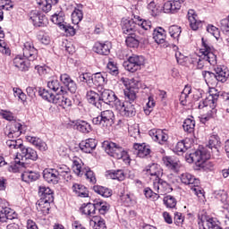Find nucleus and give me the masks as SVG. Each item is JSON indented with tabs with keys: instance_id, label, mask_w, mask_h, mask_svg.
I'll return each instance as SVG.
<instances>
[{
	"instance_id": "1",
	"label": "nucleus",
	"mask_w": 229,
	"mask_h": 229,
	"mask_svg": "<svg viewBox=\"0 0 229 229\" xmlns=\"http://www.w3.org/2000/svg\"><path fill=\"white\" fill-rule=\"evenodd\" d=\"M23 56L24 58L21 57V55H17L13 59V65L19 71L22 72H26V71L30 70V62H34L37 60V55L38 51L35 48V45H33V40L29 39L23 43Z\"/></svg>"
},
{
	"instance_id": "2",
	"label": "nucleus",
	"mask_w": 229,
	"mask_h": 229,
	"mask_svg": "<svg viewBox=\"0 0 229 229\" xmlns=\"http://www.w3.org/2000/svg\"><path fill=\"white\" fill-rule=\"evenodd\" d=\"M200 58L197 62V69H205V65H217V51L214 49L204 38H202V47L199 49Z\"/></svg>"
},
{
	"instance_id": "3",
	"label": "nucleus",
	"mask_w": 229,
	"mask_h": 229,
	"mask_svg": "<svg viewBox=\"0 0 229 229\" xmlns=\"http://www.w3.org/2000/svg\"><path fill=\"white\" fill-rule=\"evenodd\" d=\"M5 146H7L9 149H20L21 153L17 152L16 158L21 157V158H25V160H32L33 162L38 160V154L37 153V150L30 147L24 146L21 139L7 140Z\"/></svg>"
},
{
	"instance_id": "4",
	"label": "nucleus",
	"mask_w": 229,
	"mask_h": 229,
	"mask_svg": "<svg viewBox=\"0 0 229 229\" xmlns=\"http://www.w3.org/2000/svg\"><path fill=\"white\" fill-rule=\"evenodd\" d=\"M219 98V95H209L204 100L200 101L199 103L198 108L199 110L205 109L207 114H202L200 121L201 123H205L207 121H210V119H213L216 117L217 114V109H216V106H217V99Z\"/></svg>"
},
{
	"instance_id": "5",
	"label": "nucleus",
	"mask_w": 229,
	"mask_h": 229,
	"mask_svg": "<svg viewBox=\"0 0 229 229\" xmlns=\"http://www.w3.org/2000/svg\"><path fill=\"white\" fill-rule=\"evenodd\" d=\"M103 148L109 157H113V158H116L117 160H121L123 158V162H127L130 164V155H128V151L124 150L121 145L114 142V141H104Z\"/></svg>"
},
{
	"instance_id": "6",
	"label": "nucleus",
	"mask_w": 229,
	"mask_h": 229,
	"mask_svg": "<svg viewBox=\"0 0 229 229\" xmlns=\"http://www.w3.org/2000/svg\"><path fill=\"white\" fill-rule=\"evenodd\" d=\"M124 102L116 100L115 107L123 117H135L137 115V103L135 99L128 98L124 96Z\"/></svg>"
},
{
	"instance_id": "7",
	"label": "nucleus",
	"mask_w": 229,
	"mask_h": 229,
	"mask_svg": "<svg viewBox=\"0 0 229 229\" xmlns=\"http://www.w3.org/2000/svg\"><path fill=\"white\" fill-rule=\"evenodd\" d=\"M13 173L22 172L21 180L26 182V183H30V182H37L40 178V174L37 172L26 170L30 167L28 163L15 161V164L12 165Z\"/></svg>"
},
{
	"instance_id": "8",
	"label": "nucleus",
	"mask_w": 229,
	"mask_h": 229,
	"mask_svg": "<svg viewBox=\"0 0 229 229\" xmlns=\"http://www.w3.org/2000/svg\"><path fill=\"white\" fill-rule=\"evenodd\" d=\"M212 155L210 150L203 148L202 150H196L194 153L186 155V161L189 164H196V165H203L207 160H209Z\"/></svg>"
},
{
	"instance_id": "9",
	"label": "nucleus",
	"mask_w": 229,
	"mask_h": 229,
	"mask_svg": "<svg viewBox=\"0 0 229 229\" xmlns=\"http://www.w3.org/2000/svg\"><path fill=\"white\" fill-rule=\"evenodd\" d=\"M198 221L199 226H203V225H206L208 229H223L219 219L208 216L205 210L199 212Z\"/></svg>"
},
{
	"instance_id": "10",
	"label": "nucleus",
	"mask_w": 229,
	"mask_h": 229,
	"mask_svg": "<svg viewBox=\"0 0 229 229\" xmlns=\"http://www.w3.org/2000/svg\"><path fill=\"white\" fill-rule=\"evenodd\" d=\"M115 114L114 111L106 110L100 113V115L94 117L92 119V123L98 126H103L104 128H108L112 126L115 122Z\"/></svg>"
},
{
	"instance_id": "11",
	"label": "nucleus",
	"mask_w": 229,
	"mask_h": 229,
	"mask_svg": "<svg viewBox=\"0 0 229 229\" xmlns=\"http://www.w3.org/2000/svg\"><path fill=\"white\" fill-rule=\"evenodd\" d=\"M144 56L132 55L123 62V67L129 72H137L144 65Z\"/></svg>"
},
{
	"instance_id": "12",
	"label": "nucleus",
	"mask_w": 229,
	"mask_h": 229,
	"mask_svg": "<svg viewBox=\"0 0 229 229\" xmlns=\"http://www.w3.org/2000/svg\"><path fill=\"white\" fill-rule=\"evenodd\" d=\"M4 135L7 139H18L22 135V123L19 122H13L4 128Z\"/></svg>"
},
{
	"instance_id": "13",
	"label": "nucleus",
	"mask_w": 229,
	"mask_h": 229,
	"mask_svg": "<svg viewBox=\"0 0 229 229\" xmlns=\"http://www.w3.org/2000/svg\"><path fill=\"white\" fill-rule=\"evenodd\" d=\"M117 101H121L113 90L104 89L100 95V105L105 103L106 105H112L113 108H115Z\"/></svg>"
},
{
	"instance_id": "14",
	"label": "nucleus",
	"mask_w": 229,
	"mask_h": 229,
	"mask_svg": "<svg viewBox=\"0 0 229 229\" xmlns=\"http://www.w3.org/2000/svg\"><path fill=\"white\" fill-rule=\"evenodd\" d=\"M140 88V81L137 79H131L129 87L124 89L123 94L127 96V99H137V92Z\"/></svg>"
},
{
	"instance_id": "15",
	"label": "nucleus",
	"mask_w": 229,
	"mask_h": 229,
	"mask_svg": "<svg viewBox=\"0 0 229 229\" xmlns=\"http://www.w3.org/2000/svg\"><path fill=\"white\" fill-rule=\"evenodd\" d=\"M122 31L123 35H135L137 32V20L135 18L123 20Z\"/></svg>"
},
{
	"instance_id": "16",
	"label": "nucleus",
	"mask_w": 229,
	"mask_h": 229,
	"mask_svg": "<svg viewBox=\"0 0 229 229\" xmlns=\"http://www.w3.org/2000/svg\"><path fill=\"white\" fill-rule=\"evenodd\" d=\"M187 19L190 22V28L193 31H198L200 28H203V22L201 20L198 18V14L196 11L193 9H190L187 13Z\"/></svg>"
},
{
	"instance_id": "17",
	"label": "nucleus",
	"mask_w": 229,
	"mask_h": 229,
	"mask_svg": "<svg viewBox=\"0 0 229 229\" xmlns=\"http://www.w3.org/2000/svg\"><path fill=\"white\" fill-rule=\"evenodd\" d=\"M185 0H169L164 4V13H178Z\"/></svg>"
},
{
	"instance_id": "18",
	"label": "nucleus",
	"mask_w": 229,
	"mask_h": 229,
	"mask_svg": "<svg viewBox=\"0 0 229 229\" xmlns=\"http://www.w3.org/2000/svg\"><path fill=\"white\" fill-rule=\"evenodd\" d=\"M143 173H147V174H149L151 176V180H157V178H160L162 174H164L162 167H160V165L157 163L149 164L143 169Z\"/></svg>"
},
{
	"instance_id": "19",
	"label": "nucleus",
	"mask_w": 229,
	"mask_h": 229,
	"mask_svg": "<svg viewBox=\"0 0 229 229\" xmlns=\"http://www.w3.org/2000/svg\"><path fill=\"white\" fill-rule=\"evenodd\" d=\"M153 187L154 191H157V192L161 194H165L173 191V188H171V184H168L167 182L164 181L160 177L154 179Z\"/></svg>"
},
{
	"instance_id": "20",
	"label": "nucleus",
	"mask_w": 229,
	"mask_h": 229,
	"mask_svg": "<svg viewBox=\"0 0 229 229\" xmlns=\"http://www.w3.org/2000/svg\"><path fill=\"white\" fill-rule=\"evenodd\" d=\"M206 151H212L214 155L218 157L219 155V149H221V140L219 139V136L217 135H212L209 137L208 144L206 146Z\"/></svg>"
},
{
	"instance_id": "21",
	"label": "nucleus",
	"mask_w": 229,
	"mask_h": 229,
	"mask_svg": "<svg viewBox=\"0 0 229 229\" xmlns=\"http://www.w3.org/2000/svg\"><path fill=\"white\" fill-rule=\"evenodd\" d=\"M134 155L140 158H146L151 155V148L146 143H134L133 144Z\"/></svg>"
},
{
	"instance_id": "22",
	"label": "nucleus",
	"mask_w": 229,
	"mask_h": 229,
	"mask_svg": "<svg viewBox=\"0 0 229 229\" xmlns=\"http://www.w3.org/2000/svg\"><path fill=\"white\" fill-rule=\"evenodd\" d=\"M181 183L183 185H189L191 189L198 187L199 185V179L196 178L191 173L185 172L179 176Z\"/></svg>"
},
{
	"instance_id": "23",
	"label": "nucleus",
	"mask_w": 229,
	"mask_h": 229,
	"mask_svg": "<svg viewBox=\"0 0 229 229\" xmlns=\"http://www.w3.org/2000/svg\"><path fill=\"white\" fill-rule=\"evenodd\" d=\"M43 178L47 183H52V185L58 184V182L61 180L55 168L45 169L43 171Z\"/></svg>"
},
{
	"instance_id": "24",
	"label": "nucleus",
	"mask_w": 229,
	"mask_h": 229,
	"mask_svg": "<svg viewBox=\"0 0 229 229\" xmlns=\"http://www.w3.org/2000/svg\"><path fill=\"white\" fill-rule=\"evenodd\" d=\"M29 17L35 28H44L46 26V16L40 14L38 11H31Z\"/></svg>"
},
{
	"instance_id": "25",
	"label": "nucleus",
	"mask_w": 229,
	"mask_h": 229,
	"mask_svg": "<svg viewBox=\"0 0 229 229\" xmlns=\"http://www.w3.org/2000/svg\"><path fill=\"white\" fill-rule=\"evenodd\" d=\"M214 67L215 74L216 79L221 82L225 83L228 81L229 78V70L228 67L225 65L216 64Z\"/></svg>"
},
{
	"instance_id": "26",
	"label": "nucleus",
	"mask_w": 229,
	"mask_h": 229,
	"mask_svg": "<svg viewBox=\"0 0 229 229\" xmlns=\"http://www.w3.org/2000/svg\"><path fill=\"white\" fill-rule=\"evenodd\" d=\"M149 135L153 140L158 142V144H165L169 139V135L161 129H152L149 131Z\"/></svg>"
},
{
	"instance_id": "27",
	"label": "nucleus",
	"mask_w": 229,
	"mask_h": 229,
	"mask_svg": "<svg viewBox=\"0 0 229 229\" xmlns=\"http://www.w3.org/2000/svg\"><path fill=\"white\" fill-rule=\"evenodd\" d=\"M110 49H112V43L109 41H106L104 43L96 42L93 47V51L98 55H102L104 56H107L110 55Z\"/></svg>"
},
{
	"instance_id": "28",
	"label": "nucleus",
	"mask_w": 229,
	"mask_h": 229,
	"mask_svg": "<svg viewBox=\"0 0 229 229\" xmlns=\"http://www.w3.org/2000/svg\"><path fill=\"white\" fill-rule=\"evenodd\" d=\"M162 162L165 167H168V169H171L174 173H176V171L180 169V161H178V158L174 156H164Z\"/></svg>"
},
{
	"instance_id": "29",
	"label": "nucleus",
	"mask_w": 229,
	"mask_h": 229,
	"mask_svg": "<svg viewBox=\"0 0 229 229\" xmlns=\"http://www.w3.org/2000/svg\"><path fill=\"white\" fill-rule=\"evenodd\" d=\"M97 147H98V140L92 138L82 140L79 144V148L81 151H82L83 153H92V151H94V149H96Z\"/></svg>"
},
{
	"instance_id": "30",
	"label": "nucleus",
	"mask_w": 229,
	"mask_h": 229,
	"mask_svg": "<svg viewBox=\"0 0 229 229\" xmlns=\"http://www.w3.org/2000/svg\"><path fill=\"white\" fill-rule=\"evenodd\" d=\"M60 80L62 83L66 87V89L71 92L72 94H75L76 90L78 89V86L76 85V82L71 78V75L67 73H63L60 75Z\"/></svg>"
},
{
	"instance_id": "31",
	"label": "nucleus",
	"mask_w": 229,
	"mask_h": 229,
	"mask_svg": "<svg viewBox=\"0 0 229 229\" xmlns=\"http://www.w3.org/2000/svg\"><path fill=\"white\" fill-rule=\"evenodd\" d=\"M17 213L13 211V209L10 208H4L0 210V223L1 225H4L8 220L12 221V219H16Z\"/></svg>"
},
{
	"instance_id": "32",
	"label": "nucleus",
	"mask_w": 229,
	"mask_h": 229,
	"mask_svg": "<svg viewBox=\"0 0 229 229\" xmlns=\"http://www.w3.org/2000/svg\"><path fill=\"white\" fill-rule=\"evenodd\" d=\"M202 76L209 89H214L215 87H217V83H219V81L216 73L208 71H203Z\"/></svg>"
},
{
	"instance_id": "33",
	"label": "nucleus",
	"mask_w": 229,
	"mask_h": 229,
	"mask_svg": "<svg viewBox=\"0 0 229 229\" xmlns=\"http://www.w3.org/2000/svg\"><path fill=\"white\" fill-rule=\"evenodd\" d=\"M86 98H87L89 103H90V105H93L99 110H101V108H103V105H101V96L98 93H97L96 91H94V90L88 91Z\"/></svg>"
},
{
	"instance_id": "34",
	"label": "nucleus",
	"mask_w": 229,
	"mask_h": 229,
	"mask_svg": "<svg viewBox=\"0 0 229 229\" xmlns=\"http://www.w3.org/2000/svg\"><path fill=\"white\" fill-rule=\"evenodd\" d=\"M95 214H100V216H105V214H108L110 210V204L108 202L102 199H95Z\"/></svg>"
},
{
	"instance_id": "35",
	"label": "nucleus",
	"mask_w": 229,
	"mask_h": 229,
	"mask_svg": "<svg viewBox=\"0 0 229 229\" xmlns=\"http://www.w3.org/2000/svg\"><path fill=\"white\" fill-rule=\"evenodd\" d=\"M38 194L40 196V199L44 201H55V196L53 193V190L49 187L39 186Z\"/></svg>"
},
{
	"instance_id": "36",
	"label": "nucleus",
	"mask_w": 229,
	"mask_h": 229,
	"mask_svg": "<svg viewBox=\"0 0 229 229\" xmlns=\"http://www.w3.org/2000/svg\"><path fill=\"white\" fill-rule=\"evenodd\" d=\"M54 105L62 106V108H69V106H72V100L60 93L55 95V102H54Z\"/></svg>"
},
{
	"instance_id": "37",
	"label": "nucleus",
	"mask_w": 229,
	"mask_h": 229,
	"mask_svg": "<svg viewBox=\"0 0 229 229\" xmlns=\"http://www.w3.org/2000/svg\"><path fill=\"white\" fill-rule=\"evenodd\" d=\"M47 87L53 92H57V94H64V86H62V82H60L56 77L50 78L47 81Z\"/></svg>"
},
{
	"instance_id": "38",
	"label": "nucleus",
	"mask_w": 229,
	"mask_h": 229,
	"mask_svg": "<svg viewBox=\"0 0 229 229\" xmlns=\"http://www.w3.org/2000/svg\"><path fill=\"white\" fill-rule=\"evenodd\" d=\"M74 128L81 133H90L92 131V125L84 120H78L74 124Z\"/></svg>"
},
{
	"instance_id": "39",
	"label": "nucleus",
	"mask_w": 229,
	"mask_h": 229,
	"mask_svg": "<svg viewBox=\"0 0 229 229\" xmlns=\"http://www.w3.org/2000/svg\"><path fill=\"white\" fill-rule=\"evenodd\" d=\"M89 167H86L81 159L73 160L72 171L77 176H83Z\"/></svg>"
},
{
	"instance_id": "40",
	"label": "nucleus",
	"mask_w": 229,
	"mask_h": 229,
	"mask_svg": "<svg viewBox=\"0 0 229 229\" xmlns=\"http://www.w3.org/2000/svg\"><path fill=\"white\" fill-rule=\"evenodd\" d=\"M72 190L78 198H89V189L82 184L74 183Z\"/></svg>"
},
{
	"instance_id": "41",
	"label": "nucleus",
	"mask_w": 229,
	"mask_h": 229,
	"mask_svg": "<svg viewBox=\"0 0 229 229\" xmlns=\"http://www.w3.org/2000/svg\"><path fill=\"white\" fill-rule=\"evenodd\" d=\"M80 212L81 214H83L84 216H89V217L96 216V208L94 202L82 204L80 208Z\"/></svg>"
},
{
	"instance_id": "42",
	"label": "nucleus",
	"mask_w": 229,
	"mask_h": 229,
	"mask_svg": "<svg viewBox=\"0 0 229 229\" xmlns=\"http://www.w3.org/2000/svg\"><path fill=\"white\" fill-rule=\"evenodd\" d=\"M147 4H148L147 8L148 10L150 11L152 17H157V15H160V13L164 12V5L163 6L157 5L155 3V0H149V2L147 3Z\"/></svg>"
},
{
	"instance_id": "43",
	"label": "nucleus",
	"mask_w": 229,
	"mask_h": 229,
	"mask_svg": "<svg viewBox=\"0 0 229 229\" xmlns=\"http://www.w3.org/2000/svg\"><path fill=\"white\" fill-rule=\"evenodd\" d=\"M132 16L136 20V26H140L144 31H149V30H151V21L144 20L135 13H132Z\"/></svg>"
},
{
	"instance_id": "44",
	"label": "nucleus",
	"mask_w": 229,
	"mask_h": 229,
	"mask_svg": "<svg viewBox=\"0 0 229 229\" xmlns=\"http://www.w3.org/2000/svg\"><path fill=\"white\" fill-rule=\"evenodd\" d=\"M153 38L157 44H164L165 42V30L161 27L155 29Z\"/></svg>"
},
{
	"instance_id": "45",
	"label": "nucleus",
	"mask_w": 229,
	"mask_h": 229,
	"mask_svg": "<svg viewBox=\"0 0 229 229\" xmlns=\"http://www.w3.org/2000/svg\"><path fill=\"white\" fill-rule=\"evenodd\" d=\"M38 95L42 99H45V101H48V103H53L55 105V102L56 101V95L49 92V90L46 89H39Z\"/></svg>"
},
{
	"instance_id": "46",
	"label": "nucleus",
	"mask_w": 229,
	"mask_h": 229,
	"mask_svg": "<svg viewBox=\"0 0 229 229\" xmlns=\"http://www.w3.org/2000/svg\"><path fill=\"white\" fill-rule=\"evenodd\" d=\"M125 44L128 47H138L140 44V37L137 36V34H131L126 37Z\"/></svg>"
},
{
	"instance_id": "47",
	"label": "nucleus",
	"mask_w": 229,
	"mask_h": 229,
	"mask_svg": "<svg viewBox=\"0 0 229 229\" xmlns=\"http://www.w3.org/2000/svg\"><path fill=\"white\" fill-rule=\"evenodd\" d=\"M93 191L94 192H96L97 194H99L103 198H110V196H112L113 194V191L110 188H106L101 185L93 186Z\"/></svg>"
},
{
	"instance_id": "48",
	"label": "nucleus",
	"mask_w": 229,
	"mask_h": 229,
	"mask_svg": "<svg viewBox=\"0 0 229 229\" xmlns=\"http://www.w3.org/2000/svg\"><path fill=\"white\" fill-rule=\"evenodd\" d=\"M51 203H53V201L39 199L36 203L37 210L42 212V214H44V215L49 214V210L51 208Z\"/></svg>"
},
{
	"instance_id": "49",
	"label": "nucleus",
	"mask_w": 229,
	"mask_h": 229,
	"mask_svg": "<svg viewBox=\"0 0 229 229\" xmlns=\"http://www.w3.org/2000/svg\"><path fill=\"white\" fill-rule=\"evenodd\" d=\"M182 128L186 133H194V128H196L194 117L186 118L183 122Z\"/></svg>"
},
{
	"instance_id": "50",
	"label": "nucleus",
	"mask_w": 229,
	"mask_h": 229,
	"mask_svg": "<svg viewBox=\"0 0 229 229\" xmlns=\"http://www.w3.org/2000/svg\"><path fill=\"white\" fill-rule=\"evenodd\" d=\"M106 84L105 75L101 72H97L92 75V87H104Z\"/></svg>"
},
{
	"instance_id": "51",
	"label": "nucleus",
	"mask_w": 229,
	"mask_h": 229,
	"mask_svg": "<svg viewBox=\"0 0 229 229\" xmlns=\"http://www.w3.org/2000/svg\"><path fill=\"white\" fill-rule=\"evenodd\" d=\"M53 4H58V0H40L39 6L46 13L51 12Z\"/></svg>"
},
{
	"instance_id": "52",
	"label": "nucleus",
	"mask_w": 229,
	"mask_h": 229,
	"mask_svg": "<svg viewBox=\"0 0 229 229\" xmlns=\"http://www.w3.org/2000/svg\"><path fill=\"white\" fill-rule=\"evenodd\" d=\"M51 21H52V22H54V24H57V26L62 28L66 23L65 22V14L64 13V12L55 13L54 15H52Z\"/></svg>"
},
{
	"instance_id": "53",
	"label": "nucleus",
	"mask_w": 229,
	"mask_h": 229,
	"mask_svg": "<svg viewBox=\"0 0 229 229\" xmlns=\"http://www.w3.org/2000/svg\"><path fill=\"white\" fill-rule=\"evenodd\" d=\"M106 71L112 76H117L119 74V66H117V63L113 59H109L106 64Z\"/></svg>"
},
{
	"instance_id": "54",
	"label": "nucleus",
	"mask_w": 229,
	"mask_h": 229,
	"mask_svg": "<svg viewBox=\"0 0 229 229\" xmlns=\"http://www.w3.org/2000/svg\"><path fill=\"white\" fill-rule=\"evenodd\" d=\"M77 80L80 83H86L88 87H92V74L89 72L81 73Z\"/></svg>"
},
{
	"instance_id": "55",
	"label": "nucleus",
	"mask_w": 229,
	"mask_h": 229,
	"mask_svg": "<svg viewBox=\"0 0 229 229\" xmlns=\"http://www.w3.org/2000/svg\"><path fill=\"white\" fill-rule=\"evenodd\" d=\"M163 203L166 208H176V204L178 201L173 195H166L163 199Z\"/></svg>"
},
{
	"instance_id": "56",
	"label": "nucleus",
	"mask_w": 229,
	"mask_h": 229,
	"mask_svg": "<svg viewBox=\"0 0 229 229\" xmlns=\"http://www.w3.org/2000/svg\"><path fill=\"white\" fill-rule=\"evenodd\" d=\"M110 178L112 180H118V182H124L126 179V174H124V170H115L109 173Z\"/></svg>"
},
{
	"instance_id": "57",
	"label": "nucleus",
	"mask_w": 229,
	"mask_h": 229,
	"mask_svg": "<svg viewBox=\"0 0 229 229\" xmlns=\"http://www.w3.org/2000/svg\"><path fill=\"white\" fill-rule=\"evenodd\" d=\"M168 33L172 38L178 40V38H180V35L182 34V27L178 25H172L168 29Z\"/></svg>"
},
{
	"instance_id": "58",
	"label": "nucleus",
	"mask_w": 229,
	"mask_h": 229,
	"mask_svg": "<svg viewBox=\"0 0 229 229\" xmlns=\"http://www.w3.org/2000/svg\"><path fill=\"white\" fill-rule=\"evenodd\" d=\"M90 225L93 226L94 229H106V223L105 219L96 217L94 220L90 221Z\"/></svg>"
},
{
	"instance_id": "59",
	"label": "nucleus",
	"mask_w": 229,
	"mask_h": 229,
	"mask_svg": "<svg viewBox=\"0 0 229 229\" xmlns=\"http://www.w3.org/2000/svg\"><path fill=\"white\" fill-rule=\"evenodd\" d=\"M83 20V11L75 9L72 13V21L73 24H79Z\"/></svg>"
},
{
	"instance_id": "60",
	"label": "nucleus",
	"mask_w": 229,
	"mask_h": 229,
	"mask_svg": "<svg viewBox=\"0 0 229 229\" xmlns=\"http://www.w3.org/2000/svg\"><path fill=\"white\" fill-rule=\"evenodd\" d=\"M144 194L147 199H150L151 201H157L160 198V195L154 192L153 190L148 187L144 189Z\"/></svg>"
},
{
	"instance_id": "61",
	"label": "nucleus",
	"mask_w": 229,
	"mask_h": 229,
	"mask_svg": "<svg viewBox=\"0 0 229 229\" xmlns=\"http://www.w3.org/2000/svg\"><path fill=\"white\" fill-rule=\"evenodd\" d=\"M187 150V146L185 145V141L182 140L176 143L174 151L177 155H183L185 151Z\"/></svg>"
},
{
	"instance_id": "62",
	"label": "nucleus",
	"mask_w": 229,
	"mask_h": 229,
	"mask_svg": "<svg viewBox=\"0 0 229 229\" xmlns=\"http://www.w3.org/2000/svg\"><path fill=\"white\" fill-rule=\"evenodd\" d=\"M0 8L10 12V10H13V2L12 0H0Z\"/></svg>"
},
{
	"instance_id": "63",
	"label": "nucleus",
	"mask_w": 229,
	"mask_h": 229,
	"mask_svg": "<svg viewBox=\"0 0 229 229\" xmlns=\"http://www.w3.org/2000/svg\"><path fill=\"white\" fill-rule=\"evenodd\" d=\"M84 174H85L88 182H89V183H92V185H94V183H96V182H98V180L96 179V174H94V172L92 170H90V168L88 167L86 172H84Z\"/></svg>"
},
{
	"instance_id": "64",
	"label": "nucleus",
	"mask_w": 229,
	"mask_h": 229,
	"mask_svg": "<svg viewBox=\"0 0 229 229\" xmlns=\"http://www.w3.org/2000/svg\"><path fill=\"white\" fill-rule=\"evenodd\" d=\"M0 115L3 117V119H5V121L15 122L16 119V117L13 115V113L6 110H2L0 112Z\"/></svg>"
}]
</instances>
